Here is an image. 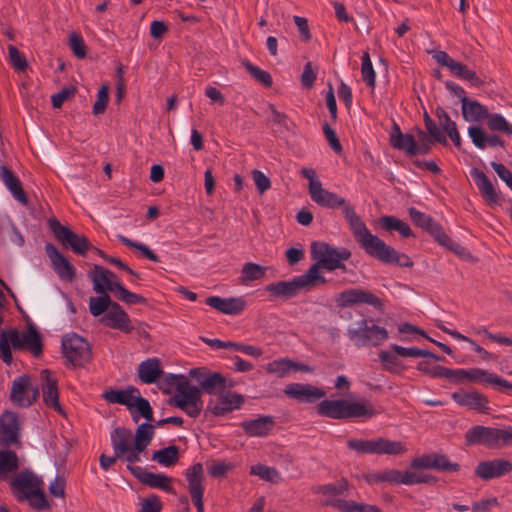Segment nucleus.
Returning <instances> with one entry per match:
<instances>
[{
	"mask_svg": "<svg viewBox=\"0 0 512 512\" xmlns=\"http://www.w3.org/2000/svg\"><path fill=\"white\" fill-rule=\"evenodd\" d=\"M154 438V426L142 423L135 433L124 427L113 429L110 435L111 445L120 460L126 461L128 466L141 462V454L145 452Z\"/></svg>",
	"mask_w": 512,
	"mask_h": 512,
	"instance_id": "obj_1",
	"label": "nucleus"
},
{
	"mask_svg": "<svg viewBox=\"0 0 512 512\" xmlns=\"http://www.w3.org/2000/svg\"><path fill=\"white\" fill-rule=\"evenodd\" d=\"M352 226L355 241L369 256L386 264H395L400 267L413 266V262L407 255L399 253L377 235L372 234L365 223L354 220Z\"/></svg>",
	"mask_w": 512,
	"mask_h": 512,
	"instance_id": "obj_2",
	"label": "nucleus"
},
{
	"mask_svg": "<svg viewBox=\"0 0 512 512\" xmlns=\"http://www.w3.org/2000/svg\"><path fill=\"white\" fill-rule=\"evenodd\" d=\"M164 382L175 387V394L169 400V404L184 411L189 417L196 418L203 408L201 390L192 385L182 375H167Z\"/></svg>",
	"mask_w": 512,
	"mask_h": 512,
	"instance_id": "obj_3",
	"label": "nucleus"
},
{
	"mask_svg": "<svg viewBox=\"0 0 512 512\" xmlns=\"http://www.w3.org/2000/svg\"><path fill=\"white\" fill-rule=\"evenodd\" d=\"M318 413L332 419L371 418L376 410L366 400L325 399L319 403Z\"/></svg>",
	"mask_w": 512,
	"mask_h": 512,
	"instance_id": "obj_4",
	"label": "nucleus"
},
{
	"mask_svg": "<svg viewBox=\"0 0 512 512\" xmlns=\"http://www.w3.org/2000/svg\"><path fill=\"white\" fill-rule=\"evenodd\" d=\"M319 282L325 283L326 279L318 273V266H311L304 274L293 277L291 280L269 284L266 291L274 297L290 299L301 292L310 291Z\"/></svg>",
	"mask_w": 512,
	"mask_h": 512,
	"instance_id": "obj_5",
	"label": "nucleus"
},
{
	"mask_svg": "<svg viewBox=\"0 0 512 512\" xmlns=\"http://www.w3.org/2000/svg\"><path fill=\"white\" fill-rule=\"evenodd\" d=\"M10 346L14 349L28 348L35 356L42 352L40 336L35 329L20 333L17 329L2 331L0 334V358L4 363L12 362Z\"/></svg>",
	"mask_w": 512,
	"mask_h": 512,
	"instance_id": "obj_6",
	"label": "nucleus"
},
{
	"mask_svg": "<svg viewBox=\"0 0 512 512\" xmlns=\"http://www.w3.org/2000/svg\"><path fill=\"white\" fill-rule=\"evenodd\" d=\"M346 333L357 347L379 346L388 338V331L384 327L366 318L353 322Z\"/></svg>",
	"mask_w": 512,
	"mask_h": 512,
	"instance_id": "obj_7",
	"label": "nucleus"
},
{
	"mask_svg": "<svg viewBox=\"0 0 512 512\" xmlns=\"http://www.w3.org/2000/svg\"><path fill=\"white\" fill-rule=\"evenodd\" d=\"M312 256L317 261L312 266H318V273L320 269L324 268L328 271L335 269H345L344 261L348 260L351 252L346 248H336L327 243H313Z\"/></svg>",
	"mask_w": 512,
	"mask_h": 512,
	"instance_id": "obj_8",
	"label": "nucleus"
},
{
	"mask_svg": "<svg viewBox=\"0 0 512 512\" xmlns=\"http://www.w3.org/2000/svg\"><path fill=\"white\" fill-rule=\"evenodd\" d=\"M312 201H314L319 206L336 209L338 207H342V213L347 220L351 231L353 232L354 220L360 223H364L361 218L356 214L352 205L348 204L346 200L336 193L330 192L320 185L311 193H309Z\"/></svg>",
	"mask_w": 512,
	"mask_h": 512,
	"instance_id": "obj_9",
	"label": "nucleus"
},
{
	"mask_svg": "<svg viewBox=\"0 0 512 512\" xmlns=\"http://www.w3.org/2000/svg\"><path fill=\"white\" fill-rule=\"evenodd\" d=\"M49 228L55 238L66 248L70 247L75 253L84 255L90 247L88 239L74 233L70 228L62 225L57 219L48 221Z\"/></svg>",
	"mask_w": 512,
	"mask_h": 512,
	"instance_id": "obj_10",
	"label": "nucleus"
},
{
	"mask_svg": "<svg viewBox=\"0 0 512 512\" xmlns=\"http://www.w3.org/2000/svg\"><path fill=\"white\" fill-rule=\"evenodd\" d=\"M62 350L66 359L73 365H82L90 358L88 342L77 334L64 336Z\"/></svg>",
	"mask_w": 512,
	"mask_h": 512,
	"instance_id": "obj_11",
	"label": "nucleus"
},
{
	"mask_svg": "<svg viewBox=\"0 0 512 512\" xmlns=\"http://www.w3.org/2000/svg\"><path fill=\"white\" fill-rule=\"evenodd\" d=\"M39 396V389L28 376H20L14 379L11 387L10 399L18 406L28 407L33 404Z\"/></svg>",
	"mask_w": 512,
	"mask_h": 512,
	"instance_id": "obj_12",
	"label": "nucleus"
},
{
	"mask_svg": "<svg viewBox=\"0 0 512 512\" xmlns=\"http://www.w3.org/2000/svg\"><path fill=\"white\" fill-rule=\"evenodd\" d=\"M244 403V397L230 391H221L216 397L210 399L206 411L215 416H224L234 410L240 409Z\"/></svg>",
	"mask_w": 512,
	"mask_h": 512,
	"instance_id": "obj_13",
	"label": "nucleus"
},
{
	"mask_svg": "<svg viewBox=\"0 0 512 512\" xmlns=\"http://www.w3.org/2000/svg\"><path fill=\"white\" fill-rule=\"evenodd\" d=\"M45 252L49 257L52 267L58 277L64 281H73L75 278V268L51 243L45 245Z\"/></svg>",
	"mask_w": 512,
	"mask_h": 512,
	"instance_id": "obj_14",
	"label": "nucleus"
},
{
	"mask_svg": "<svg viewBox=\"0 0 512 512\" xmlns=\"http://www.w3.org/2000/svg\"><path fill=\"white\" fill-rule=\"evenodd\" d=\"M91 280L93 282V289L96 293H107L109 291L116 294V286L121 285V282L112 271L99 265L94 266L91 273Z\"/></svg>",
	"mask_w": 512,
	"mask_h": 512,
	"instance_id": "obj_15",
	"label": "nucleus"
},
{
	"mask_svg": "<svg viewBox=\"0 0 512 512\" xmlns=\"http://www.w3.org/2000/svg\"><path fill=\"white\" fill-rule=\"evenodd\" d=\"M43 482L32 472L23 471L11 482L14 493L21 499H28L29 495L37 492Z\"/></svg>",
	"mask_w": 512,
	"mask_h": 512,
	"instance_id": "obj_16",
	"label": "nucleus"
},
{
	"mask_svg": "<svg viewBox=\"0 0 512 512\" xmlns=\"http://www.w3.org/2000/svg\"><path fill=\"white\" fill-rule=\"evenodd\" d=\"M41 389L45 404L57 412H62L59 403L57 379L49 370H42L40 373Z\"/></svg>",
	"mask_w": 512,
	"mask_h": 512,
	"instance_id": "obj_17",
	"label": "nucleus"
},
{
	"mask_svg": "<svg viewBox=\"0 0 512 512\" xmlns=\"http://www.w3.org/2000/svg\"><path fill=\"white\" fill-rule=\"evenodd\" d=\"M100 321L109 328L117 329L125 333H130L133 330L128 314L116 302L102 316Z\"/></svg>",
	"mask_w": 512,
	"mask_h": 512,
	"instance_id": "obj_18",
	"label": "nucleus"
},
{
	"mask_svg": "<svg viewBox=\"0 0 512 512\" xmlns=\"http://www.w3.org/2000/svg\"><path fill=\"white\" fill-rule=\"evenodd\" d=\"M128 470H130L138 480L147 486L159 488L169 493L173 492L170 485L172 478L164 474L148 472L139 466H128Z\"/></svg>",
	"mask_w": 512,
	"mask_h": 512,
	"instance_id": "obj_19",
	"label": "nucleus"
},
{
	"mask_svg": "<svg viewBox=\"0 0 512 512\" xmlns=\"http://www.w3.org/2000/svg\"><path fill=\"white\" fill-rule=\"evenodd\" d=\"M512 470V463L505 459H494L491 461L480 462L475 473L483 480L499 478L508 474Z\"/></svg>",
	"mask_w": 512,
	"mask_h": 512,
	"instance_id": "obj_20",
	"label": "nucleus"
},
{
	"mask_svg": "<svg viewBox=\"0 0 512 512\" xmlns=\"http://www.w3.org/2000/svg\"><path fill=\"white\" fill-rule=\"evenodd\" d=\"M19 420L14 412L7 411L0 417V444L12 445L18 441Z\"/></svg>",
	"mask_w": 512,
	"mask_h": 512,
	"instance_id": "obj_21",
	"label": "nucleus"
},
{
	"mask_svg": "<svg viewBox=\"0 0 512 512\" xmlns=\"http://www.w3.org/2000/svg\"><path fill=\"white\" fill-rule=\"evenodd\" d=\"M284 393L300 402H313L325 396V392L310 384L292 383L285 387Z\"/></svg>",
	"mask_w": 512,
	"mask_h": 512,
	"instance_id": "obj_22",
	"label": "nucleus"
},
{
	"mask_svg": "<svg viewBox=\"0 0 512 512\" xmlns=\"http://www.w3.org/2000/svg\"><path fill=\"white\" fill-rule=\"evenodd\" d=\"M452 399L459 406L476 411H484L488 405V399L478 391H456Z\"/></svg>",
	"mask_w": 512,
	"mask_h": 512,
	"instance_id": "obj_23",
	"label": "nucleus"
},
{
	"mask_svg": "<svg viewBox=\"0 0 512 512\" xmlns=\"http://www.w3.org/2000/svg\"><path fill=\"white\" fill-rule=\"evenodd\" d=\"M341 305L368 304L373 307L380 305V300L374 294L363 289H349L340 294Z\"/></svg>",
	"mask_w": 512,
	"mask_h": 512,
	"instance_id": "obj_24",
	"label": "nucleus"
},
{
	"mask_svg": "<svg viewBox=\"0 0 512 512\" xmlns=\"http://www.w3.org/2000/svg\"><path fill=\"white\" fill-rule=\"evenodd\" d=\"M470 175L485 201L489 204H498L500 200L499 193L488 177L477 168H473Z\"/></svg>",
	"mask_w": 512,
	"mask_h": 512,
	"instance_id": "obj_25",
	"label": "nucleus"
},
{
	"mask_svg": "<svg viewBox=\"0 0 512 512\" xmlns=\"http://www.w3.org/2000/svg\"><path fill=\"white\" fill-rule=\"evenodd\" d=\"M191 375L196 378L201 388L208 394L217 395L225 387V378L220 373L192 370Z\"/></svg>",
	"mask_w": 512,
	"mask_h": 512,
	"instance_id": "obj_26",
	"label": "nucleus"
},
{
	"mask_svg": "<svg viewBox=\"0 0 512 512\" xmlns=\"http://www.w3.org/2000/svg\"><path fill=\"white\" fill-rule=\"evenodd\" d=\"M274 423L272 416L265 415L256 419L245 420L241 423V427L249 436L265 437L272 430Z\"/></svg>",
	"mask_w": 512,
	"mask_h": 512,
	"instance_id": "obj_27",
	"label": "nucleus"
},
{
	"mask_svg": "<svg viewBox=\"0 0 512 512\" xmlns=\"http://www.w3.org/2000/svg\"><path fill=\"white\" fill-rule=\"evenodd\" d=\"M496 428L477 425L466 432V441L469 444H481L489 447H495Z\"/></svg>",
	"mask_w": 512,
	"mask_h": 512,
	"instance_id": "obj_28",
	"label": "nucleus"
},
{
	"mask_svg": "<svg viewBox=\"0 0 512 512\" xmlns=\"http://www.w3.org/2000/svg\"><path fill=\"white\" fill-rule=\"evenodd\" d=\"M206 304L222 313L230 315L238 314L244 308V302L239 298L211 296L206 299Z\"/></svg>",
	"mask_w": 512,
	"mask_h": 512,
	"instance_id": "obj_29",
	"label": "nucleus"
},
{
	"mask_svg": "<svg viewBox=\"0 0 512 512\" xmlns=\"http://www.w3.org/2000/svg\"><path fill=\"white\" fill-rule=\"evenodd\" d=\"M390 141L394 148L405 152L408 156L417 155L415 138L411 134L402 133L398 125H395Z\"/></svg>",
	"mask_w": 512,
	"mask_h": 512,
	"instance_id": "obj_30",
	"label": "nucleus"
},
{
	"mask_svg": "<svg viewBox=\"0 0 512 512\" xmlns=\"http://www.w3.org/2000/svg\"><path fill=\"white\" fill-rule=\"evenodd\" d=\"M0 180L17 201L22 204L27 203V197L22 189L20 181L6 166H0Z\"/></svg>",
	"mask_w": 512,
	"mask_h": 512,
	"instance_id": "obj_31",
	"label": "nucleus"
},
{
	"mask_svg": "<svg viewBox=\"0 0 512 512\" xmlns=\"http://www.w3.org/2000/svg\"><path fill=\"white\" fill-rule=\"evenodd\" d=\"M162 374L160 361L157 358H149L139 364L138 376L143 383H154Z\"/></svg>",
	"mask_w": 512,
	"mask_h": 512,
	"instance_id": "obj_32",
	"label": "nucleus"
},
{
	"mask_svg": "<svg viewBox=\"0 0 512 512\" xmlns=\"http://www.w3.org/2000/svg\"><path fill=\"white\" fill-rule=\"evenodd\" d=\"M461 104L462 115L467 122H477L488 116L487 108L476 100L463 98Z\"/></svg>",
	"mask_w": 512,
	"mask_h": 512,
	"instance_id": "obj_33",
	"label": "nucleus"
},
{
	"mask_svg": "<svg viewBox=\"0 0 512 512\" xmlns=\"http://www.w3.org/2000/svg\"><path fill=\"white\" fill-rule=\"evenodd\" d=\"M139 390L131 387L126 390L111 389L104 393V399L110 403H118L127 406L129 410H132L133 401L137 397Z\"/></svg>",
	"mask_w": 512,
	"mask_h": 512,
	"instance_id": "obj_34",
	"label": "nucleus"
},
{
	"mask_svg": "<svg viewBox=\"0 0 512 512\" xmlns=\"http://www.w3.org/2000/svg\"><path fill=\"white\" fill-rule=\"evenodd\" d=\"M202 473L203 467L200 463L193 465L186 472V478L188 481L191 498L203 496L204 487L202 485Z\"/></svg>",
	"mask_w": 512,
	"mask_h": 512,
	"instance_id": "obj_35",
	"label": "nucleus"
},
{
	"mask_svg": "<svg viewBox=\"0 0 512 512\" xmlns=\"http://www.w3.org/2000/svg\"><path fill=\"white\" fill-rule=\"evenodd\" d=\"M19 468V459L16 453L9 449L0 450V479H7Z\"/></svg>",
	"mask_w": 512,
	"mask_h": 512,
	"instance_id": "obj_36",
	"label": "nucleus"
},
{
	"mask_svg": "<svg viewBox=\"0 0 512 512\" xmlns=\"http://www.w3.org/2000/svg\"><path fill=\"white\" fill-rule=\"evenodd\" d=\"M391 350H382L379 353V360L383 366V368L393 374H398L402 370V362L399 359V356L394 350L390 347Z\"/></svg>",
	"mask_w": 512,
	"mask_h": 512,
	"instance_id": "obj_37",
	"label": "nucleus"
},
{
	"mask_svg": "<svg viewBox=\"0 0 512 512\" xmlns=\"http://www.w3.org/2000/svg\"><path fill=\"white\" fill-rule=\"evenodd\" d=\"M134 422H138L140 416L147 421L153 420V411L148 400L140 396L138 392L137 397L133 401L132 410H130Z\"/></svg>",
	"mask_w": 512,
	"mask_h": 512,
	"instance_id": "obj_38",
	"label": "nucleus"
},
{
	"mask_svg": "<svg viewBox=\"0 0 512 512\" xmlns=\"http://www.w3.org/2000/svg\"><path fill=\"white\" fill-rule=\"evenodd\" d=\"M380 224L386 231H398L405 238L412 235L409 225L396 217L383 216L380 218Z\"/></svg>",
	"mask_w": 512,
	"mask_h": 512,
	"instance_id": "obj_39",
	"label": "nucleus"
},
{
	"mask_svg": "<svg viewBox=\"0 0 512 512\" xmlns=\"http://www.w3.org/2000/svg\"><path fill=\"white\" fill-rule=\"evenodd\" d=\"M178 452V447L175 445L168 446L166 448L155 451L152 455V460L162 466L170 467L177 462Z\"/></svg>",
	"mask_w": 512,
	"mask_h": 512,
	"instance_id": "obj_40",
	"label": "nucleus"
},
{
	"mask_svg": "<svg viewBox=\"0 0 512 512\" xmlns=\"http://www.w3.org/2000/svg\"><path fill=\"white\" fill-rule=\"evenodd\" d=\"M99 294L100 296L91 297L89 300V311L95 317L104 315L115 303L111 300L110 296L107 293Z\"/></svg>",
	"mask_w": 512,
	"mask_h": 512,
	"instance_id": "obj_41",
	"label": "nucleus"
},
{
	"mask_svg": "<svg viewBox=\"0 0 512 512\" xmlns=\"http://www.w3.org/2000/svg\"><path fill=\"white\" fill-rule=\"evenodd\" d=\"M391 348L401 357H429L435 361H442L443 358L425 349L417 347H403L398 344H391Z\"/></svg>",
	"mask_w": 512,
	"mask_h": 512,
	"instance_id": "obj_42",
	"label": "nucleus"
},
{
	"mask_svg": "<svg viewBox=\"0 0 512 512\" xmlns=\"http://www.w3.org/2000/svg\"><path fill=\"white\" fill-rule=\"evenodd\" d=\"M449 71L454 76L469 81L472 85L478 86L481 83L473 70H470L466 65L456 60L449 67Z\"/></svg>",
	"mask_w": 512,
	"mask_h": 512,
	"instance_id": "obj_43",
	"label": "nucleus"
},
{
	"mask_svg": "<svg viewBox=\"0 0 512 512\" xmlns=\"http://www.w3.org/2000/svg\"><path fill=\"white\" fill-rule=\"evenodd\" d=\"M348 448L355 450L358 454H377V439H348Z\"/></svg>",
	"mask_w": 512,
	"mask_h": 512,
	"instance_id": "obj_44",
	"label": "nucleus"
},
{
	"mask_svg": "<svg viewBox=\"0 0 512 512\" xmlns=\"http://www.w3.org/2000/svg\"><path fill=\"white\" fill-rule=\"evenodd\" d=\"M406 451L399 441H391L384 438L377 439V454L399 455Z\"/></svg>",
	"mask_w": 512,
	"mask_h": 512,
	"instance_id": "obj_45",
	"label": "nucleus"
},
{
	"mask_svg": "<svg viewBox=\"0 0 512 512\" xmlns=\"http://www.w3.org/2000/svg\"><path fill=\"white\" fill-rule=\"evenodd\" d=\"M250 474L268 482H277L280 479V474L275 468L262 464L251 466Z\"/></svg>",
	"mask_w": 512,
	"mask_h": 512,
	"instance_id": "obj_46",
	"label": "nucleus"
},
{
	"mask_svg": "<svg viewBox=\"0 0 512 512\" xmlns=\"http://www.w3.org/2000/svg\"><path fill=\"white\" fill-rule=\"evenodd\" d=\"M294 362L288 359H280L270 362L267 365V372L277 377H285L293 369Z\"/></svg>",
	"mask_w": 512,
	"mask_h": 512,
	"instance_id": "obj_47",
	"label": "nucleus"
},
{
	"mask_svg": "<svg viewBox=\"0 0 512 512\" xmlns=\"http://www.w3.org/2000/svg\"><path fill=\"white\" fill-rule=\"evenodd\" d=\"M361 61H362V65H361L362 79L366 83L367 86H369L370 88H374L376 74H375L369 54L368 53L363 54Z\"/></svg>",
	"mask_w": 512,
	"mask_h": 512,
	"instance_id": "obj_48",
	"label": "nucleus"
},
{
	"mask_svg": "<svg viewBox=\"0 0 512 512\" xmlns=\"http://www.w3.org/2000/svg\"><path fill=\"white\" fill-rule=\"evenodd\" d=\"M486 119L490 130L512 134V124L508 123L502 115L488 113Z\"/></svg>",
	"mask_w": 512,
	"mask_h": 512,
	"instance_id": "obj_49",
	"label": "nucleus"
},
{
	"mask_svg": "<svg viewBox=\"0 0 512 512\" xmlns=\"http://www.w3.org/2000/svg\"><path fill=\"white\" fill-rule=\"evenodd\" d=\"M8 61L18 72H24L27 68V61L19 50L13 46H8Z\"/></svg>",
	"mask_w": 512,
	"mask_h": 512,
	"instance_id": "obj_50",
	"label": "nucleus"
},
{
	"mask_svg": "<svg viewBox=\"0 0 512 512\" xmlns=\"http://www.w3.org/2000/svg\"><path fill=\"white\" fill-rule=\"evenodd\" d=\"M244 66L249 74L264 86L269 87L272 84V77L267 71L260 69L250 62H245Z\"/></svg>",
	"mask_w": 512,
	"mask_h": 512,
	"instance_id": "obj_51",
	"label": "nucleus"
},
{
	"mask_svg": "<svg viewBox=\"0 0 512 512\" xmlns=\"http://www.w3.org/2000/svg\"><path fill=\"white\" fill-rule=\"evenodd\" d=\"M69 46L72 50L73 54L77 58H84L86 56V45L84 43L83 37L78 32H71L69 36Z\"/></svg>",
	"mask_w": 512,
	"mask_h": 512,
	"instance_id": "obj_52",
	"label": "nucleus"
},
{
	"mask_svg": "<svg viewBox=\"0 0 512 512\" xmlns=\"http://www.w3.org/2000/svg\"><path fill=\"white\" fill-rule=\"evenodd\" d=\"M433 469L442 472H457L460 466L451 462L445 455L434 453Z\"/></svg>",
	"mask_w": 512,
	"mask_h": 512,
	"instance_id": "obj_53",
	"label": "nucleus"
},
{
	"mask_svg": "<svg viewBox=\"0 0 512 512\" xmlns=\"http://www.w3.org/2000/svg\"><path fill=\"white\" fill-rule=\"evenodd\" d=\"M109 100V85L103 84L97 93V100L93 105V113L99 115L105 112Z\"/></svg>",
	"mask_w": 512,
	"mask_h": 512,
	"instance_id": "obj_54",
	"label": "nucleus"
},
{
	"mask_svg": "<svg viewBox=\"0 0 512 512\" xmlns=\"http://www.w3.org/2000/svg\"><path fill=\"white\" fill-rule=\"evenodd\" d=\"M264 274L265 268L255 263H247L242 269L244 282L258 280L262 278Z\"/></svg>",
	"mask_w": 512,
	"mask_h": 512,
	"instance_id": "obj_55",
	"label": "nucleus"
},
{
	"mask_svg": "<svg viewBox=\"0 0 512 512\" xmlns=\"http://www.w3.org/2000/svg\"><path fill=\"white\" fill-rule=\"evenodd\" d=\"M494 373L489 372L481 368H470L469 369V380L468 382L479 383L482 385H490Z\"/></svg>",
	"mask_w": 512,
	"mask_h": 512,
	"instance_id": "obj_56",
	"label": "nucleus"
},
{
	"mask_svg": "<svg viewBox=\"0 0 512 512\" xmlns=\"http://www.w3.org/2000/svg\"><path fill=\"white\" fill-rule=\"evenodd\" d=\"M119 239L126 246L133 247V248H136L137 250H139L149 260H151L153 262H159V257L152 250H150L149 247L146 246L145 244L134 242L125 236H119Z\"/></svg>",
	"mask_w": 512,
	"mask_h": 512,
	"instance_id": "obj_57",
	"label": "nucleus"
},
{
	"mask_svg": "<svg viewBox=\"0 0 512 512\" xmlns=\"http://www.w3.org/2000/svg\"><path fill=\"white\" fill-rule=\"evenodd\" d=\"M116 287H117V292L115 294V297L118 298L119 300H121L127 304H138V303L145 302V298H143L142 296H140L138 294L130 292L123 286L122 283L120 286H116Z\"/></svg>",
	"mask_w": 512,
	"mask_h": 512,
	"instance_id": "obj_58",
	"label": "nucleus"
},
{
	"mask_svg": "<svg viewBox=\"0 0 512 512\" xmlns=\"http://www.w3.org/2000/svg\"><path fill=\"white\" fill-rule=\"evenodd\" d=\"M425 127L429 133V136L433 138L434 141H437L441 144H447V138L445 133L441 130L440 127L436 125V123L428 116L425 117Z\"/></svg>",
	"mask_w": 512,
	"mask_h": 512,
	"instance_id": "obj_59",
	"label": "nucleus"
},
{
	"mask_svg": "<svg viewBox=\"0 0 512 512\" xmlns=\"http://www.w3.org/2000/svg\"><path fill=\"white\" fill-rule=\"evenodd\" d=\"M425 127L429 133V136L433 138L434 141H437L441 144H447V138L445 133L441 130L440 127L436 125V123L428 116L425 117Z\"/></svg>",
	"mask_w": 512,
	"mask_h": 512,
	"instance_id": "obj_60",
	"label": "nucleus"
},
{
	"mask_svg": "<svg viewBox=\"0 0 512 512\" xmlns=\"http://www.w3.org/2000/svg\"><path fill=\"white\" fill-rule=\"evenodd\" d=\"M409 216L416 225H418L422 228H425V229H433L434 228V223H433L432 219L428 215L417 210L416 208L409 209Z\"/></svg>",
	"mask_w": 512,
	"mask_h": 512,
	"instance_id": "obj_61",
	"label": "nucleus"
},
{
	"mask_svg": "<svg viewBox=\"0 0 512 512\" xmlns=\"http://www.w3.org/2000/svg\"><path fill=\"white\" fill-rule=\"evenodd\" d=\"M468 135L478 149L486 147L487 134L480 127L470 126L468 128Z\"/></svg>",
	"mask_w": 512,
	"mask_h": 512,
	"instance_id": "obj_62",
	"label": "nucleus"
},
{
	"mask_svg": "<svg viewBox=\"0 0 512 512\" xmlns=\"http://www.w3.org/2000/svg\"><path fill=\"white\" fill-rule=\"evenodd\" d=\"M512 445V426L495 430V447Z\"/></svg>",
	"mask_w": 512,
	"mask_h": 512,
	"instance_id": "obj_63",
	"label": "nucleus"
},
{
	"mask_svg": "<svg viewBox=\"0 0 512 512\" xmlns=\"http://www.w3.org/2000/svg\"><path fill=\"white\" fill-rule=\"evenodd\" d=\"M342 506L344 507V512H381L375 505L356 503L354 501L342 503Z\"/></svg>",
	"mask_w": 512,
	"mask_h": 512,
	"instance_id": "obj_64",
	"label": "nucleus"
}]
</instances>
